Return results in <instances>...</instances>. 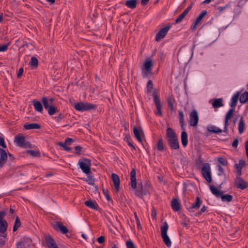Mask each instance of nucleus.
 Returning a JSON list of instances; mask_svg holds the SVG:
<instances>
[{
  "mask_svg": "<svg viewBox=\"0 0 248 248\" xmlns=\"http://www.w3.org/2000/svg\"><path fill=\"white\" fill-rule=\"evenodd\" d=\"M84 203L87 206L92 209H96V206L97 205H95L92 200L86 201Z\"/></svg>",
  "mask_w": 248,
  "mask_h": 248,
  "instance_id": "nucleus-39",
  "label": "nucleus"
},
{
  "mask_svg": "<svg viewBox=\"0 0 248 248\" xmlns=\"http://www.w3.org/2000/svg\"><path fill=\"white\" fill-rule=\"evenodd\" d=\"M30 64L31 65H32L35 67H36L38 64V61L37 59V58H36L34 57H32L31 58V60L30 62Z\"/></svg>",
  "mask_w": 248,
  "mask_h": 248,
  "instance_id": "nucleus-45",
  "label": "nucleus"
},
{
  "mask_svg": "<svg viewBox=\"0 0 248 248\" xmlns=\"http://www.w3.org/2000/svg\"><path fill=\"white\" fill-rule=\"evenodd\" d=\"M46 240L49 248H59L56 245L55 241L51 237H46Z\"/></svg>",
  "mask_w": 248,
  "mask_h": 248,
  "instance_id": "nucleus-24",
  "label": "nucleus"
},
{
  "mask_svg": "<svg viewBox=\"0 0 248 248\" xmlns=\"http://www.w3.org/2000/svg\"><path fill=\"white\" fill-rule=\"evenodd\" d=\"M233 112V109H230L227 113L225 118L230 119L232 117Z\"/></svg>",
  "mask_w": 248,
  "mask_h": 248,
  "instance_id": "nucleus-50",
  "label": "nucleus"
},
{
  "mask_svg": "<svg viewBox=\"0 0 248 248\" xmlns=\"http://www.w3.org/2000/svg\"><path fill=\"white\" fill-rule=\"evenodd\" d=\"M64 117V115L62 113H60L58 116H56L54 118L57 122L59 123L62 121Z\"/></svg>",
  "mask_w": 248,
  "mask_h": 248,
  "instance_id": "nucleus-48",
  "label": "nucleus"
},
{
  "mask_svg": "<svg viewBox=\"0 0 248 248\" xmlns=\"http://www.w3.org/2000/svg\"><path fill=\"white\" fill-rule=\"evenodd\" d=\"M239 101L242 104L246 103L248 101V92L246 91L240 95Z\"/></svg>",
  "mask_w": 248,
  "mask_h": 248,
  "instance_id": "nucleus-33",
  "label": "nucleus"
},
{
  "mask_svg": "<svg viewBox=\"0 0 248 248\" xmlns=\"http://www.w3.org/2000/svg\"><path fill=\"white\" fill-rule=\"evenodd\" d=\"M54 230L57 231H60L63 234H66L68 232V230L63 225L61 222L55 221L52 224Z\"/></svg>",
  "mask_w": 248,
  "mask_h": 248,
  "instance_id": "nucleus-14",
  "label": "nucleus"
},
{
  "mask_svg": "<svg viewBox=\"0 0 248 248\" xmlns=\"http://www.w3.org/2000/svg\"><path fill=\"white\" fill-rule=\"evenodd\" d=\"M236 169V170H237V176L236 177H241V175L242 174V172H241V168H235Z\"/></svg>",
  "mask_w": 248,
  "mask_h": 248,
  "instance_id": "nucleus-64",
  "label": "nucleus"
},
{
  "mask_svg": "<svg viewBox=\"0 0 248 248\" xmlns=\"http://www.w3.org/2000/svg\"><path fill=\"white\" fill-rule=\"evenodd\" d=\"M208 131L213 133L218 134L222 132V130L218 127L210 125L207 127Z\"/></svg>",
  "mask_w": 248,
  "mask_h": 248,
  "instance_id": "nucleus-29",
  "label": "nucleus"
},
{
  "mask_svg": "<svg viewBox=\"0 0 248 248\" xmlns=\"http://www.w3.org/2000/svg\"><path fill=\"white\" fill-rule=\"evenodd\" d=\"M153 88V84L151 80H148L147 84V92H150Z\"/></svg>",
  "mask_w": 248,
  "mask_h": 248,
  "instance_id": "nucleus-47",
  "label": "nucleus"
},
{
  "mask_svg": "<svg viewBox=\"0 0 248 248\" xmlns=\"http://www.w3.org/2000/svg\"><path fill=\"white\" fill-rule=\"evenodd\" d=\"M9 44H6L0 46V52H5L8 49Z\"/></svg>",
  "mask_w": 248,
  "mask_h": 248,
  "instance_id": "nucleus-55",
  "label": "nucleus"
},
{
  "mask_svg": "<svg viewBox=\"0 0 248 248\" xmlns=\"http://www.w3.org/2000/svg\"><path fill=\"white\" fill-rule=\"evenodd\" d=\"M170 28L171 25L170 24H168L165 27L161 29L156 34L155 40L158 42L164 38Z\"/></svg>",
  "mask_w": 248,
  "mask_h": 248,
  "instance_id": "nucleus-10",
  "label": "nucleus"
},
{
  "mask_svg": "<svg viewBox=\"0 0 248 248\" xmlns=\"http://www.w3.org/2000/svg\"><path fill=\"white\" fill-rule=\"evenodd\" d=\"M131 186L133 189H136L137 187L136 172L135 169H132L130 172Z\"/></svg>",
  "mask_w": 248,
  "mask_h": 248,
  "instance_id": "nucleus-17",
  "label": "nucleus"
},
{
  "mask_svg": "<svg viewBox=\"0 0 248 248\" xmlns=\"http://www.w3.org/2000/svg\"><path fill=\"white\" fill-rule=\"evenodd\" d=\"M74 108L78 111H84L91 109L95 110L97 108V106L89 103L80 102L75 104Z\"/></svg>",
  "mask_w": 248,
  "mask_h": 248,
  "instance_id": "nucleus-2",
  "label": "nucleus"
},
{
  "mask_svg": "<svg viewBox=\"0 0 248 248\" xmlns=\"http://www.w3.org/2000/svg\"><path fill=\"white\" fill-rule=\"evenodd\" d=\"M133 132L135 138L140 143L142 142V140L141 136L143 135V132L140 128H137L135 127L133 129Z\"/></svg>",
  "mask_w": 248,
  "mask_h": 248,
  "instance_id": "nucleus-19",
  "label": "nucleus"
},
{
  "mask_svg": "<svg viewBox=\"0 0 248 248\" xmlns=\"http://www.w3.org/2000/svg\"><path fill=\"white\" fill-rule=\"evenodd\" d=\"M171 206L174 211H178L180 209V204L176 199H173L171 202Z\"/></svg>",
  "mask_w": 248,
  "mask_h": 248,
  "instance_id": "nucleus-22",
  "label": "nucleus"
},
{
  "mask_svg": "<svg viewBox=\"0 0 248 248\" xmlns=\"http://www.w3.org/2000/svg\"><path fill=\"white\" fill-rule=\"evenodd\" d=\"M111 179L116 191L118 192L120 188V178L119 176L115 173H112L111 174Z\"/></svg>",
  "mask_w": 248,
  "mask_h": 248,
  "instance_id": "nucleus-18",
  "label": "nucleus"
},
{
  "mask_svg": "<svg viewBox=\"0 0 248 248\" xmlns=\"http://www.w3.org/2000/svg\"><path fill=\"white\" fill-rule=\"evenodd\" d=\"M245 149H246V154L247 157L248 158V140H247L245 143Z\"/></svg>",
  "mask_w": 248,
  "mask_h": 248,
  "instance_id": "nucleus-62",
  "label": "nucleus"
},
{
  "mask_svg": "<svg viewBox=\"0 0 248 248\" xmlns=\"http://www.w3.org/2000/svg\"><path fill=\"white\" fill-rule=\"evenodd\" d=\"M97 241L99 243V244H102L105 241V237L103 236H101L100 237H99L97 239Z\"/></svg>",
  "mask_w": 248,
  "mask_h": 248,
  "instance_id": "nucleus-57",
  "label": "nucleus"
},
{
  "mask_svg": "<svg viewBox=\"0 0 248 248\" xmlns=\"http://www.w3.org/2000/svg\"><path fill=\"white\" fill-rule=\"evenodd\" d=\"M47 110L48 111V114L51 116L59 111L57 108L53 106V105H50V107L47 109Z\"/></svg>",
  "mask_w": 248,
  "mask_h": 248,
  "instance_id": "nucleus-35",
  "label": "nucleus"
},
{
  "mask_svg": "<svg viewBox=\"0 0 248 248\" xmlns=\"http://www.w3.org/2000/svg\"><path fill=\"white\" fill-rule=\"evenodd\" d=\"M127 248H136L134 244L131 240L127 241L126 243Z\"/></svg>",
  "mask_w": 248,
  "mask_h": 248,
  "instance_id": "nucleus-51",
  "label": "nucleus"
},
{
  "mask_svg": "<svg viewBox=\"0 0 248 248\" xmlns=\"http://www.w3.org/2000/svg\"><path fill=\"white\" fill-rule=\"evenodd\" d=\"M157 149L159 151H162L164 149V145L162 139L160 138L158 140L156 145Z\"/></svg>",
  "mask_w": 248,
  "mask_h": 248,
  "instance_id": "nucleus-38",
  "label": "nucleus"
},
{
  "mask_svg": "<svg viewBox=\"0 0 248 248\" xmlns=\"http://www.w3.org/2000/svg\"><path fill=\"white\" fill-rule=\"evenodd\" d=\"M24 127L27 130L33 129H38L41 128V126L40 124L36 123L26 124H24Z\"/></svg>",
  "mask_w": 248,
  "mask_h": 248,
  "instance_id": "nucleus-26",
  "label": "nucleus"
},
{
  "mask_svg": "<svg viewBox=\"0 0 248 248\" xmlns=\"http://www.w3.org/2000/svg\"><path fill=\"white\" fill-rule=\"evenodd\" d=\"M0 146L3 148H6L7 147L5 143L4 139L0 136Z\"/></svg>",
  "mask_w": 248,
  "mask_h": 248,
  "instance_id": "nucleus-54",
  "label": "nucleus"
},
{
  "mask_svg": "<svg viewBox=\"0 0 248 248\" xmlns=\"http://www.w3.org/2000/svg\"><path fill=\"white\" fill-rule=\"evenodd\" d=\"M33 106L36 111L42 112L43 110V108L41 103L36 100H33L32 101Z\"/></svg>",
  "mask_w": 248,
  "mask_h": 248,
  "instance_id": "nucleus-23",
  "label": "nucleus"
},
{
  "mask_svg": "<svg viewBox=\"0 0 248 248\" xmlns=\"http://www.w3.org/2000/svg\"><path fill=\"white\" fill-rule=\"evenodd\" d=\"M169 228V226L166 222L164 223L163 226L161 227V235L163 242L165 245L169 248L170 247L171 245V242L167 235V231Z\"/></svg>",
  "mask_w": 248,
  "mask_h": 248,
  "instance_id": "nucleus-3",
  "label": "nucleus"
},
{
  "mask_svg": "<svg viewBox=\"0 0 248 248\" xmlns=\"http://www.w3.org/2000/svg\"><path fill=\"white\" fill-rule=\"evenodd\" d=\"M23 71H24V70H23V68H20L19 69V70L17 73V78H19L22 75Z\"/></svg>",
  "mask_w": 248,
  "mask_h": 248,
  "instance_id": "nucleus-58",
  "label": "nucleus"
},
{
  "mask_svg": "<svg viewBox=\"0 0 248 248\" xmlns=\"http://www.w3.org/2000/svg\"><path fill=\"white\" fill-rule=\"evenodd\" d=\"M20 225H21V222H20V219L18 217H16V220H15V224L13 227V231L14 232L16 231L17 230V229H18V228L20 226Z\"/></svg>",
  "mask_w": 248,
  "mask_h": 248,
  "instance_id": "nucleus-41",
  "label": "nucleus"
},
{
  "mask_svg": "<svg viewBox=\"0 0 248 248\" xmlns=\"http://www.w3.org/2000/svg\"><path fill=\"white\" fill-rule=\"evenodd\" d=\"M153 66V62L151 60L148 59L145 60L141 68L142 70H144V71H142V74L143 77H146L148 74L151 73Z\"/></svg>",
  "mask_w": 248,
  "mask_h": 248,
  "instance_id": "nucleus-8",
  "label": "nucleus"
},
{
  "mask_svg": "<svg viewBox=\"0 0 248 248\" xmlns=\"http://www.w3.org/2000/svg\"><path fill=\"white\" fill-rule=\"evenodd\" d=\"M125 5L129 8H135L137 4V0H127L126 1Z\"/></svg>",
  "mask_w": 248,
  "mask_h": 248,
  "instance_id": "nucleus-31",
  "label": "nucleus"
},
{
  "mask_svg": "<svg viewBox=\"0 0 248 248\" xmlns=\"http://www.w3.org/2000/svg\"><path fill=\"white\" fill-rule=\"evenodd\" d=\"M207 211V207L205 206H203L202 208L201 209L200 211L197 213L196 216H199L201 215L203 213L206 212Z\"/></svg>",
  "mask_w": 248,
  "mask_h": 248,
  "instance_id": "nucleus-49",
  "label": "nucleus"
},
{
  "mask_svg": "<svg viewBox=\"0 0 248 248\" xmlns=\"http://www.w3.org/2000/svg\"><path fill=\"white\" fill-rule=\"evenodd\" d=\"M181 139L182 144L184 147H186L188 143V138H187V134L186 132L185 129L183 130V131L181 133Z\"/></svg>",
  "mask_w": 248,
  "mask_h": 248,
  "instance_id": "nucleus-21",
  "label": "nucleus"
},
{
  "mask_svg": "<svg viewBox=\"0 0 248 248\" xmlns=\"http://www.w3.org/2000/svg\"><path fill=\"white\" fill-rule=\"evenodd\" d=\"M166 138L168 142L177 138L176 134L170 127H168L166 130Z\"/></svg>",
  "mask_w": 248,
  "mask_h": 248,
  "instance_id": "nucleus-16",
  "label": "nucleus"
},
{
  "mask_svg": "<svg viewBox=\"0 0 248 248\" xmlns=\"http://www.w3.org/2000/svg\"><path fill=\"white\" fill-rule=\"evenodd\" d=\"M202 164V160L201 157H199L198 160L196 161V166L199 167Z\"/></svg>",
  "mask_w": 248,
  "mask_h": 248,
  "instance_id": "nucleus-60",
  "label": "nucleus"
},
{
  "mask_svg": "<svg viewBox=\"0 0 248 248\" xmlns=\"http://www.w3.org/2000/svg\"><path fill=\"white\" fill-rule=\"evenodd\" d=\"M42 102L45 109H47L50 107V104L48 100L46 97H43L42 98Z\"/></svg>",
  "mask_w": 248,
  "mask_h": 248,
  "instance_id": "nucleus-42",
  "label": "nucleus"
},
{
  "mask_svg": "<svg viewBox=\"0 0 248 248\" xmlns=\"http://www.w3.org/2000/svg\"><path fill=\"white\" fill-rule=\"evenodd\" d=\"M238 140L237 139H235L232 143V146L233 148H236L238 146Z\"/></svg>",
  "mask_w": 248,
  "mask_h": 248,
  "instance_id": "nucleus-61",
  "label": "nucleus"
},
{
  "mask_svg": "<svg viewBox=\"0 0 248 248\" xmlns=\"http://www.w3.org/2000/svg\"><path fill=\"white\" fill-rule=\"evenodd\" d=\"M87 177L84 180L89 185L94 186V178L93 176L90 174H87Z\"/></svg>",
  "mask_w": 248,
  "mask_h": 248,
  "instance_id": "nucleus-36",
  "label": "nucleus"
},
{
  "mask_svg": "<svg viewBox=\"0 0 248 248\" xmlns=\"http://www.w3.org/2000/svg\"><path fill=\"white\" fill-rule=\"evenodd\" d=\"M199 117L197 111L193 109L189 114V124L191 126H196L198 123Z\"/></svg>",
  "mask_w": 248,
  "mask_h": 248,
  "instance_id": "nucleus-11",
  "label": "nucleus"
},
{
  "mask_svg": "<svg viewBox=\"0 0 248 248\" xmlns=\"http://www.w3.org/2000/svg\"><path fill=\"white\" fill-rule=\"evenodd\" d=\"M210 190L217 197H220L223 193V191L219 190L216 187L212 185L210 186Z\"/></svg>",
  "mask_w": 248,
  "mask_h": 248,
  "instance_id": "nucleus-25",
  "label": "nucleus"
},
{
  "mask_svg": "<svg viewBox=\"0 0 248 248\" xmlns=\"http://www.w3.org/2000/svg\"><path fill=\"white\" fill-rule=\"evenodd\" d=\"M78 165L79 166L80 168L84 173L89 174L91 173V161L89 159L82 158V159H79L78 162Z\"/></svg>",
  "mask_w": 248,
  "mask_h": 248,
  "instance_id": "nucleus-1",
  "label": "nucleus"
},
{
  "mask_svg": "<svg viewBox=\"0 0 248 248\" xmlns=\"http://www.w3.org/2000/svg\"><path fill=\"white\" fill-rule=\"evenodd\" d=\"M238 131L240 134H242L245 130V124L243 117H241L238 124Z\"/></svg>",
  "mask_w": 248,
  "mask_h": 248,
  "instance_id": "nucleus-32",
  "label": "nucleus"
},
{
  "mask_svg": "<svg viewBox=\"0 0 248 248\" xmlns=\"http://www.w3.org/2000/svg\"><path fill=\"white\" fill-rule=\"evenodd\" d=\"M150 190V186L147 183H145L144 185L142 184H139L138 189L136 190V195L142 198L144 195H147Z\"/></svg>",
  "mask_w": 248,
  "mask_h": 248,
  "instance_id": "nucleus-4",
  "label": "nucleus"
},
{
  "mask_svg": "<svg viewBox=\"0 0 248 248\" xmlns=\"http://www.w3.org/2000/svg\"><path fill=\"white\" fill-rule=\"evenodd\" d=\"M185 16H179V17L176 19L175 23L177 24L182 21Z\"/></svg>",
  "mask_w": 248,
  "mask_h": 248,
  "instance_id": "nucleus-63",
  "label": "nucleus"
},
{
  "mask_svg": "<svg viewBox=\"0 0 248 248\" xmlns=\"http://www.w3.org/2000/svg\"><path fill=\"white\" fill-rule=\"evenodd\" d=\"M168 143L171 149L177 150L179 148V143L177 138Z\"/></svg>",
  "mask_w": 248,
  "mask_h": 248,
  "instance_id": "nucleus-20",
  "label": "nucleus"
},
{
  "mask_svg": "<svg viewBox=\"0 0 248 248\" xmlns=\"http://www.w3.org/2000/svg\"><path fill=\"white\" fill-rule=\"evenodd\" d=\"M167 102L168 107L170 108L171 111H173L174 110L173 108V102H174V99L172 97H169L168 99Z\"/></svg>",
  "mask_w": 248,
  "mask_h": 248,
  "instance_id": "nucleus-40",
  "label": "nucleus"
},
{
  "mask_svg": "<svg viewBox=\"0 0 248 248\" xmlns=\"http://www.w3.org/2000/svg\"><path fill=\"white\" fill-rule=\"evenodd\" d=\"M8 155L12 159H14V157L11 154H7L4 149L0 148V168H2L5 163Z\"/></svg>",
  "mask_w": 248,
  "mask_h": 248,
  "instance_id": "nucleus-12",
  "label": "nucleus"
},
{
  "mask_svg": "<svg viewBox=\"0 0 248 248\" xmlns=\"http://www.w3.org/2000/svg\"><path fill=\"white\" fill-rule=\"evenodd\" d=\"M82 147L80 146H77L75 147V153L78 155H80V152L81 151Z\"/></svg>",
  "mask_w": 248,
  "mask_h": 248,
  "instance_id": "nucleus-56",
  "label": "nucleus"
},
{
  "mask_svg": "<svg viewBox=\"0 0 248 248\" xmlns=\"http://www.w3.org/2000/svg\"><path fill=\"white\" fill-rule=\"evenodd\" d=\"M153 98L154 103L156 108V110L155 111V114L157 116H161L162 115L161 111V104H160V101L157 95L154 93L153 94Z\"/></svg>",
  "mask_w": 248,
  "mask_h": 248,
  "instance_id": "nucleus-15",
  "label": "nucleus"
},
{
  "mask_svg": "<svg viewBox=\"0 0 248 248\" xmlns=\"http://www.w3.org/2000/svg\"><path fill=\"white\" fill-rule=\"evenodd\" d=\"M202 174L203 178L208 182L211 183L212 181L210 165L208 163H205L203 164L201 169Z\"/></svg>",
  "mask_w": 248,
  "mask_h": 248,
  "instance_id": "nucleus-5",
  "label": "nucleus"
},
{
  "mask_svg": "<svg viewBox=\"0 0 248 248\" xmlns=\"http://www.w3.org/2000/svg\"><path fill=\"white\" fill-rule=\"evenodd\" d=\"M203 17L204 16H198L192 26L191 27V30L194 31L196 30L198 26L202 23V19Z\"/></svg>",
  "mask_w": 248,
  "mask_h": 248,
  "instance_id": "nucleus-27",
  "label": "nucleus"
},
{
  "mask_svg": "<svg viewBox=\"0 0 248 248\" xmlns=\"http://www.w3.org/2000/svg\"><path fill=\"white\" fill-rule=\"evenodd\" d=\"M6 213L4 211H0V233H2L1 236L6 237L7 236L6 233L5 232L7 230L8 223L7 221L3 219Z\"/></svg>",
  "mask_w": 248,
  "mask_h": 248,
  "instance_id": "nucleus-6",
  "label": "nucleus"
},
{
  "mask_svg": "<svg viewBox=\"0 0 248 248\" xmlns=\"http://www.w3.org/2000/svg\"><path fill=\"white\" fill-rule=\"evenodd\" d=\"M239 93H237L236 94H234L231 100V103L230 104V106L232 107H235L237 103L238 100L239 98Z\"/></svg>",
  "mask_w": 248,
  "mask_h": 248,
  "instance_id": "nucleus-34",
  "label": "nucleus"
},
{
  "mask_svg": "<svg viewBox=\"0 0 248 248\" xmlns=\"http://www.w3.org/2000/svg\"><path fill=\"white\" fill-rule=\"evenodd\" d=\"M217 160L218 163L222 166H226L227 165L228 161L226 158L222 157H218Z\"/></svg>",
  "mask_w": 248,
  "mask_h": 248,
  "instance_id": "nucleus-43",
  "label": "nucleus"
},
{
  "mask_svg": "<svg viewBox=\"0 0 248 248\" xmlns=\"http://www.w3.org/2000/svg\"><path fill=\"white\" fill-rule=\"evenodd\" d=\"M202 203V201L200 198L199 197H197L195 202L189 205H186V208L189 212L193 213L199 209Z\"/></svg>",
  "mask_w": 248,
  "mask_h": 248,
  "instance_id": "nucleus-9",
  "label": "nucleus"
},
{
  "mask_svg": "<svg viewBox=\"0 0 248 248\" xmlns=\"http://www.w3.org/2000/svg\"><path fill=\"white\" fill-rule=\"evenodd\" d=\"M28 153L31 155L36 157L39 155V153L37 151H34L32 150H29Z\"/></svg>",
  "mask_w": 248,
  "mask_h": 248,
  "instance_id": "nucleus-52",
  "label": "nucleus"
},
{
  "mask_svg": "<svg viewBox=\"0 0 248 248\" xmlns=\"http://www.w3.org/2000/svg\"><path fill=\"white\" fill-rule=\"evenodd\" d=\"M235 185L237 188L244 190L248 187V183L241 177H236Z\"/></svg>",
  "mask_w": 248,
  "mask_h": 248,
  "instance_id": "nucleus-13",
  "label": "nucleus"
},
{
  "mask_svg": "<svg viewBox=\"0 0 248 248\" xmlns=\"http://www.w3.org/2000/svg\"><path fill=\"white\" fill-rule=\"evenodd\" d=\"M222 202H230L232 200V196L230 194L221 195L220 196Z\"/></svg>",
  "mask_w": 248,
  "mask_h": 248,
  "instance_id": "nucleus-37",
  "label": "nucleus"
},
{
  "mask_svg": "<svg viewBox=\"0 0 248 248\" xmlns=\"http://www.w3.org/2000/svg\"><path fill=\"white\" fill-rule=\"evenodd\" d=\"M73 141V140L71 138H67L66 139L65 142H64L65 144L69 145L70 143Z\"/></svg>",
  "mask_w": 248,
  "mask_h": 248,
  "instance_id": "nucleus-59",
  "label": "nucleus"
},
{
  "mask_svg": "<svg viewBox=\"0 0 248 248\" xmlns=\"http://www.w3.org/2000/svg\"><path fill=\"white\" fill-rule=\"evenodd\" d=\"M59 145L60 146L62 147L63 148V149H64V150H65L66 151H70L71 150V148L67 147L66 146L67 144H65L64 143L60 142L59 143Z\"/></svg>",
  "mask_w": 248,
  "mask_h": 248,
  "instance_id": "nucleus-53",
  "label": "nucleus"
},
{
  "mask_svg": "<svg viewBox=\"0 0 248 248\" xmlns=\"http://www.w3.org/2000/svg\"><path fill=\"white\" fill-rule=\"evenodd\" d=\"M212 106L214 108H218L223 106L222 99L221 98L215 99L212 103Z\"/></svg>",
  "mask_w": 248,
  "mask_h": 248,
  "instance_id": "nucleus-30",
  "label": "nucleus"
},
{
  "mask_svg": "<svg viewBox=\"0 0 248 248\" xmlns=\"http://www.w3.org/2000/svg\"><path fill=\"white\" fill-rule=\"evenodd\" d=\"M179 115V121L181 124V127L182 130H184L185 126V120H184V114L182 110H179L178 111Z\"/></svg>",
  "mask_w": 248,
  "mask_h": 248,
  "instance_id": "nucleus-28",
  "label": "nucleus"
},
{
  "mask_svg": "<svg viewBox=\"0 0 248 248\" xmlns=\"http://www.w3.org/2000/svg\"><path fill=\"white\" fill-rule=\"evenodd\" d=\"M246 162L244 160H240L239 161L238 164H236L235 165V168L239 169V168H241L242 170L243 167L245 165Z\"/></svg>",
  "mask_w": 248,
  "mask_h": 248,
  "instance_id": "nucleus-46",
  "label": "nucleus"
},
{
  "mask_svg": "<svg viewBox=\"0 0 248 248\" xmlns=\"http://www.w3.org/2000/svg\"><path fill=\"white\" fill-rule=\"evenodd\" d=\"M194 2H191L190 4L188 5V6L183 11V12L180 15V16H186L190 10L191 9L193 5Z\"/></svg>",
  "mask_w": 248,
  "mask_h": 248,
  "instance_id": "nucleus-44",
  "label": "nucleus"
},
{
  "mask_svg": "<svg viewBox=\"0 0 248 248\" xmlns=\"http://www.w3.org/2000/svg\"><path fill=\"white\" fill-rule=\"evenodd\" d=\"M14 141L19 147L23 148H30L31 147L30 142L26 141L25 137L21 135H16L15 137Z\"/></svg>",
  "mask_w": 248,
  "mask_h": 248,
  "instance_id": "nucleus-7",
  "label": "nucleus"
}]
</instances>
